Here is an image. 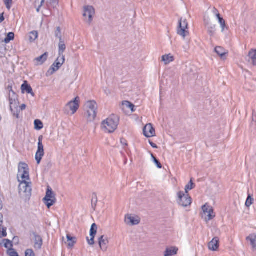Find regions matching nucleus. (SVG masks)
<instances>
[{
    "instance_id": "nucleus-1",
    "label": "nucleus",
    "mask_w": 256,
    "mask_h": 256,
    "mask_svg": "<svg viewBox=\"0 0 256 256\" xmlns=\"http://www.w3.org/2000/svg\"><path fill=\"white\" fill-rule=\"evenodd\" d=\"M86 106L88 108L86 112L88 120L92 122L96 116L97 104L94 100H90L87 102Z\"/></svg>"
},
{
    "instance_id": "nucleus-2",
    "label": "nucleus",
    "mask_w": 256,
    "mask_h": 256,
    "mask_svg": "<svg viewBox=\"0 0 256 256\" xmlns=\"http://www.w3.org/2000/svg\"><path fill=\"white\" fill-rule=\"evenodd\" d=\"M120 122V117L115 114H111L101 124V128H106V124L110 128H117Z\"/></svg>"
},
{
    "instance_id": "nucleus-3",
    "label": "nucleus",
    "mask_w": 256,
    "mask_h": 256,
    "mask_svg": "<svg viewBox=\"0 0 256 256\" xmlns=\"http://www.w3.org/2000/svg\"><path fill=\"white\" fill-rule=\"evenodd\" d=\"M56 194L52 188L48 186H47L46 194L43 198L44 202L48 208H50L56 202Z\"/></svg>"
},
{
    "instance_id": "nucleus-4",
    "label": "nucleus",
    "mask_w": 256,
    "mask_h": 256,
    "mask_svg": "<svg viewBox=\"0 0 256 256\" xmlns=\"http://www.w3.org/2000/svg\"><path fill=\"white\" fill-rule=\"evenodd\" d=\"M202 210L203 214H202V217L204 218L206 222L213 219L216 216L214 209L207 204L202 206Z\"/></svg>"
},
{
    "instance_id": "nucleus-5",
    "label": "nucleus",
    "mask_w": 256,
    "mask_h": 256,
    "mask_svg": "<svg viewBox=\"0 0 256 256\" xmlns=\"http://www.w3.org/2000/svg\"><path fill=\"white\" fill-rule=\"evenodd\" d=\"M18 176H21V178L22 180H29V167L28 165L24 162H20L18 166Z\"/></svg>"
},
{
    "instance_id": "nucleus-6",
    "label": "nucleus",
    "mask_w": 256,
    "mask_h": 256,
    "mask_svg": "<svg viewBox=\"0 0 256 256\" xmlns=\"http://www.w3.org/2000/svg\"><path fill=\"white\" fill-rule=\"evenodd\" d=\"M65 56H58L56 60L54 61L53 64L51 66L48 70L47 72V74H49L50 75L53 74L56 72L58 70L62 65L64 63Z\"/></svg>"
},
{
    "instance_id": "nucleus-7",
    "label": "nucleus",
    "mask_w": 256,
    "mask_h": 256,
    "mask_svg": "<svg viewBox=\"0 0 256 256\" xmlns=\"http://www.w3.org/2000/svg\"><path fill=\"white\" fill-rule=\"evenodd\" d=\"M178 204L183 207H187L191 204L192 199L188 194L185 195L184 192L180 191L178 193Z\"/></svg>"
},
{
    "instance_id": "nucleus-8",
    "label": "nucleus",
    "mask_w": 256,
    "mask_h": 256,
    "mask_svg": "<svg viewBox=\"0 0 256 256\" xmlns=\"http://www.w3.org/2000/svg\"><path fill=\"white\" fill-rule=\"evenodd\" d=\"M188 29V23L187 20L184 19L182 20V18H181L178 20V24L177 30V34L185 38L187 34H189L188 31L186 30Z\"/></svg>"
},
{
    "instance_id": "nucleus-9",
    "label": "nucleus",
    "mask_w": 256,
    "mask_h": 256,
    "mask_svg": "<svg viewBox=\"0 0 256 256\" xmlns=\"http://www.w3.org/2000/svg\"><path fill=\"white\" fill-rule=\"evenodd\" d=\"M20 184L18 186L19 192H23L27 196H30L32 194V183L28 182L25 180H18Z\"/></svg>"
},
{
    "instance_id": "nucleus-10",
    "label": "nucleus",
    "mask_w": 256,
    "mask_h": 256,
    "mask_svg": "<svg viewBox=\"0 0 256 256\" xmlns=\"http://www.w3.org/2000/svg\"><path fill=\"white\" fill-rule=\"evenodd\" d=\"M80 106V98L77 96L67 104L64 108L65 113L68 109H70L72 114H74L78 110Z\"/></svg>"
},
{
    "instance_id": "nucleus-11",
    "label": "nucleus",
    "mask_w": 256,
    "mask_h": 256,
    "mask_svg": "<svg viewBox=\"0 0 256 256\" xmlns=\"http://www.w3.org/2000/svg\"><path fill=\"white\" fill-rule=\"evenodd\" d=\"M95 14V10L92 6H86L84 8L83 16L85 18L88 16V22L90 24L93 20V16Z\"/></svg>"
},
{
    "instance_id": "nucleus-12",
    "label": "nucleus",
    "mask_w": 256,
    "mask_h": 256,
    "mask_svg": "<svg viewBox=\"0 0 256 256\" xmlns=\"http://www.w3.org/2000/svg\"><path fill=\"white\" fill-rule=\"evenodd\" d=\"M30 235H32L34 237V248L36 250H40L43 244V240L41 236L34 231L30 232Z\"/></svg>"
},
{
    "instance_id": "nucleus-13",
    "label": "nucleus",
    "mask_w": 256,
    "mask_h": 256,
    "mask_svg": "<svg viewBox=\"0 0 256 256\" xmlns=\"http://www.w3.org/2000/svg\"><path fill=\"white\" fill-rule=\"evenodd\" d=\"M97 225L95 223L92 224L91 226L90 232V238L89 239L88 237H86V240L88 244L92 246L94 244V238L97 233Z\"/></svg>"
},
{
    "instance_id": "nucleus-14",
    "label": "nucleus",
    "mask_w": 256,
    "mask_h": 256,
    "mask_svg": "<svg viewBox=\"0 0 256 256\" xmlns=\"http://www.w3.org/2000/svg\"><path fill=\"white\" fill-rule=\"evenodd\" d=\"M21 92L24 94L26 93L31 94L32 96H35L31 86L28 84L27 80H24L23 84L21 86Z\"/></svg>"
},
{
    "instance_id": "nucleus-15",
    "label": "nucleus",
    "mask_w": 256,
    "mask_h": 256,
    "mask_svg": "<svg viewBox=\"0 0 256 256\" xmlns=\"http://www.w3.org/2000/svg\"><path fill=\"white\" fill-rule=\"evenodd\" d=\"M125 222L129 226H134L140 224V220L132 216V214H127L125 216Z\"/></svg>"
},
{
    "instance_id": "nucleus-16",
    "label": "nucleus",
    "mask_w": 256,
    "mask_h": 256,
    "mask_svg": "<svg viewBox=\"0 0 256 256\" xmlns=\"http://www.w3.org/2000/svg\"><path fill=\"white\" fill-rule=\"evenodd\" d=\"M220 246V241L218 237H214L208 243V248L212 251L216 250Z\"/></svg>"
},
{
    "instance_id": "nucleus-17",
    "label": "nucleus",
    "mask_w": 256,
    "mask_h": 256,
    "mask_svg": "<svg viewBox=\"0 0 256 256\" xmlns=\"http://www.w3.org/2000/svg\"><path fill=\"white\" fill-rule=\"evenodd\" d=\"M214 52L222 60H224L226 58V55L228 54V52L224 49L222 46H217L214 48Z\"/></svg>"
},
{
    "instance_id": "nucleus-18",
    "label": "nucleus",
    "mask_w": 256,
    "mask_h": 256,
    "mask_svg": "<svg viewBox=\"0 0 256 256\" xmlns=\"http://www.w3.org/2000/svg\"><path fill=\"white\" fill-rule=\"evenodd\" d=\"M108 243V240L106 236H101L98 238V244L103 251H106L107 250V244Z\"/></svg>"
},
{
    "instance_id": "nucleus-19",
    "label": "nucleus",
    "mask_w": 256,
    "mask_h": 256,
    "mask_svg": "<svg viewBox=\"0 0 256 256\" xmlns=\"http://www.w3.org/2000/svg\"><path fill=\"white\" fill-rule=\"evenodd\" d=\"M44 154V146H38L35 158L38 164H40L43 156Z\"/></svg>"
},
{
    "instance_id": "nucleus-20",
    "label": "nucleus",
    "mask_w": 256,
    "mask_h": 256,
    "mask_svg": "<svg viewBox=\"0 0 256 256\" xmlns=\"http://www.w3.org/2000/svg\"><path fill=\"white\" fill-rule=\"evenodd\" d=\"M216 11H217V13L216 14V17L220 23V26L222 28V31L224 32V28H226L227 30L228 29V27L226 26V23L225 20L224 18L221 16L220 14L219 13L218 10L217 9H215Z\"/></svg>"
},
{
    "instance_id": "nucleus-21",
    "label": "nucleus",
    "mask_w": 256,
    "mask_h": 256,
    "mask_svg": "<svg viewBox=\"0 0 256 256\" xmlns=\"http://www.w3.org/2000/svg\"><path fill=\"white\" fill-rule=\"evenodd\" d=\"M207 32L210 36H214L216 34V25L208 23L206 25Z\"/></svg>"
},
{
    "instance_id": "nucleus-22",
    "label": "nucleus",
    "mask_w": 256,
    "mask_h": 256,
    "mask_svg": "<svg viewBox=\"0 0 256 256\" xmlns=\"http://www.w3.org/2000/svg\"><path fill=\"white\" fill-rule=\"evenodd\" d=\"M248 62L252 61L253 66H256V49H252L248 52Z\"/></svg>"
},
{
    "instance_id": "nucleus-23",
    "label": "nucleus",
    "mask_w": 256,
    "mask_h": 256,
    "mask_svg": "<svg viewBox=\"0 0 256 256\" xmlns=\"http://www.w3.org/2000/svg\"><path fill=\"white\" fill-rule=\"evenodd\" d=\"M48 56V52H45L42 55L39 56L38 58H36L34 59V60L38 62V64L36 65H41L43 64L46 60Z\"/></svg>"
},
{
    "instance_id": "nucleus-24",
    "label": "nucleus",
    "mask_w": 256,
    "mask_h": 256,
    "mask_svg": "<svg viewBox=\"0 0 256 256\" xmlns=\"http://www.w3.org/2000/svg\"><path fill=\"white\" fill-rule=\"evenodd\" d=\"M8 99L10 105H12L14 102L16 104L18 102V103L19 104L18 96L14 91L12 92V94L11 93H9Z\"/></svg>"
},
{
    "instance_id": "nucleus-25",
    "label": "nucleus",
    "mask_w": 256,
    "mask_h": 256,
    "mask_svg": "<svg viewBox=\"0 0 256 256\" xmlns=\"http://www.w3.org/2000/svg\"><path fill=\"white\" fill-rule=\"evenodd\" d=\"M144 135L148 138L156 136V129H142Z\"/></svg>"
},
{
    "instance_id": "nucleus-26",
    "label": "nucleus",
    "mask_w": 256,
    "mask_h": 256,
    "mask_svg": "<svg viewBox=\"0 0 256 256\" xmlns=\"http://www.w3.org/2000/svg\"><path fill=\"white\" fill-rule=\"evenodd\" d=\"M178 249L175 247L167 248L164 252V256H172L176 254Z\"/></svg>"
},
{
    "instance_id": "nucleus-27",
    "label": "nucleus",
    "mask_w": 256,
    "mask_h": 256,
    "mask_svg": "<svg viewBox=\"0 0 256 256\" xmlns=\"http://www.w3.org/2000/svg\"><path fill=\"white\" fill-rule=\"evenodd\" d=\"M66 238L68 242V248H72L74 244L76 242V238L72 236L70 234H67Z\"/></svg>"
},
{
    "instance_id": "nucleus-28",
    "label": "nucleus",
    "mask_w": 256,
    "mask_h": 256,
    "mask_svg": "<svg viewBox=\"0 0 256 256\" xmlns=\"http://www.w3.org/2000/svg\"><path fill=\"white\" fill-rule=\"evenodd\" d=\"M246 240L250 241L252 248L256 249V235L254 234H250L246 238Z\"/></svg>"
},
{
    "instance_id": "nucleus-29",
    "label": "nucleus",
    "mask_w": 256,
    "mask_h": 256,
    "mask_svg": "<svg viewBox=\"0 0 256 256\" xmlns=\"http://www.w3.org/2000/svg\"><path fill=\"white\" fill-rule=\"evenodd\" d=\"M162 58V60L164 62L165 64H168L174 60V57L170 54L164 55Z\"/></svg>"
},
{
    "instance_id": "nucleus-30",
    "label": "nucleus",
    "mask_w": 256,
    "mask_h": 256,
    "mask_svg": "<svg viewBox=\"0 0 256 256\" xmlns=\"http://www.w3.org/2000/svg\"><path fill=\"white\" fill-rule=\"evenodd\" d=\"M122 106H126L127 108H129L132 112L136 111L135 105L129 101L124 100L122 102Z\"/></svg>"
},
{
    "instance_id": "nucleus-31",
    "label": "nucleus",
    "mask_w": 256,
    "mask_h": 256,
    "mask_svg": "<svg viewBox=\"0 0 256 256\" xmlns=\"http://www.w3.org/2000/svg\"><path fill=\"white\" fill-rule=\"evenodd\" d=\"M14 34L13 32H9L6 35V38L4 40L5 44L9 43L11 40H14Z\"/></svg>"
},
{
    "instance_id": "nucleus-32",
    "label": "nucleus",
    "mask_w": 256,
    "mask_h": 256,
    "mask_svg": "<svg viewBox=\"0 0 256 256\" xmlns=\"http://www.w3.org/2000/svg\"><path fill=\"white\" fill-rule=\"evenodd\" d=\"M28 37L30 42H34L38 37V32L36 30H33L30 32Z\"/></svg>"
},
{
    "instance_id": "nucleus-33",
    "label": "nucleus",
    "mask_w": 256,
    "mask_h": 256,
    "mask_svg": "<svg viewBox=\"0 0 256 256\" xmlns=\"http://www.w3.org/2000/svg\"><path fill=\"white\" fill-rule=\"evenodd\" d=\"M98 202V197L96 192H93L92 194V206L94 210H95L96 204Z\"/></svg>"
},
{
    "instance_id": "nucleus-34",
    "label": "nucleus",
    "mask_w": 256,
    "mask_h": 256,
    "mask_svg": "<svg viewBox=\"0 0 256 256\" xmlns=\"http://www.w3.org/2000/svg\"><path fill=\"white\" fill-rule=\"evenodd\" d=\"M250 126L252 128L256 126V114L254 110H252V122L250 124Z\"/></svg>"
},
{
    "instance_id": "nucleus-35",
    "label": "nucleus",
    "mask_w": 256,
    "mask_h": 256,
    "mask_svg": "<svg viewBox=\"0 0 256 256\" xmlns=\"http://www.w3.org/2000/svg\"><path fill=\"white\" fill-rule=\"evenodd\" d=\"M195 186L194 184L192 182V180L191 179L188 184L186 185L185 187V192L186 193L188 194V191L190 190H191L194 188V186Z\"/></svg>"
},
{
    "instance_id": "nucleus-36",
    "label": "nucleus",
    "mask_w": 256,
    "mask_h": 256,
    "mask_svg": "<svg viewBox=\"0 0 256 256\" xmlns=\"http://www.w3.org/2000/svg\"><path fill=\"white\" fill-rule=\"evenodd\" d=\"M66 49V46L65 44H58V54L60 56H64L63 54L64 52L65 51Z\"/></svg>"
},
{
    "instance_id": "nucleus-37",
    "label": "nucleus",
    "mask_w": 256,
    "mask_h": 256,
    "mask_svg": "<svg viewBox=\"0 0 256 256\" xmlns=\"http://www.w3.org/2000/svg\"><path fill=\"white\" fill-rule=\"evenodd\" d=\"M253 202L254 198L250 194H248L246 202V206L248 208L250 207L252 204Z\"/></svg>"
},
{
    "instance_id": "nucleus-38",
    "label": "nucleus",
    "mask_w": 256,
    "mask_h": 256,
    "mask_svg": "<svg viewBox=\"0 0 256 256\" xmlns=\"http://www.w3.org/2000/svg\"><path fill=\"white\" fill-rule=\"evenodd\" d=\"M44 124L42 121L38 119H36L34 121V128H43Z\"/></svg>"
},
{
    "instance_id": "nucleus-39",
    "label": "nucleus",
    "mask_w": 256,
    "mask_h": 256,
    "mask_svg": "<svg viewBox=\"0 0 256 256\" xmlns=\"http://www.w3.org/2000/svg\"><path fill=\"white\" fill-rule=\"evenodd\" d=\"M3 242H4V246L6 248H12L13 246L12 242L8 239H4Z\"/></svg>"
},
{
    "instance_id": "nucleus-40",
    "label": "nucleus",
    "mask_w": 256,
    "mask_h": 256,
    "mask_svg": "<svg viewBox=\"0 0 256 256\" xmlns=\"http://www.w3.org/2000/svg\"><path fill=\"white\" fill-rule=\"evenodd\" d=\"M7 254L10 256H20L18 252L12 248H8L7 250Z\"/></svg>"
},
{
    "instance_id": "nucleus-41",
    "label": "nucleus",
    "mask_w": 256,
    "mask_h": 256,
    "mask_svg": "<svg viewBox=\"0 0 256 256\" xmlns=\"http://www.w3.org/2000/svg\"><path fill=\"white\" fill-rule=\"evenodd\" d=\"M54 36L58 39L62 38L61 28L60 26L56 27V30L54 32Z\"/></svg>"
},
{
    "instance_id": "nucleus-42",
    "label": "nucleus",
    "mask_w": 256,
    "mask_h": 256,
    "mask_svg": "<svg viewBox=\"0 0 256 256\" xmlns=\"http://www.w3.org/2000/svg\"><path fill=\"white\" fill-rule=\"evenodd\" d=\"M4 4L7 9L10 10L12 8L13 1L12 0H4Z\"/></svg>"
},
{
    "instance_id": "nucleus-43",
    "label": "nucleus",
    "mask_w": 256,
    "mask_h": 256,
    "mask_svg": "<svg viewBox=\"0 0 256 256\" xmlns=\"http://www.w3.org/2000/svg\"><path fill=\"white\" fill-rule=\"evenodd\" d=\"M24 254L25 256H36L34 251L31 248L26 250Z\"/></svg>"
},
{
    "instance_id": "nucleus-44",
    "label": "nucleus",
    "mask_w": 256,
    "mask_h": 256,
    "mask_svg": "<svg viewBox=\"0 0 256 256\" xmlns=\"http://www.w3.org/2000/svg\"><path fill=\"white\" fill-rule=\"evenodd\" d=\"M10 110L13 114L14 116H16L17 118H19V113L20 112V110L18 109H16V110H14L12 108V105H10Z\"/></svg>"
},
{
    "instance_id": "nucleus-45",
    "label": "nucleus",
    "mask_w": 256,
    "mask_h": 256,
    "mask_svg": "<svg viewBox=\"0 0 256 256\" xmlns=\"http://www.w3.org/2000/svg\"><path fill=\"white\" fill-rule=\"evenodd\" d=\"M52 166V163L50 160L47 161L46 164L44 166L45 170H49Z\"/></svg>"
},
{
    "instance_id": "nucleus-46",
    "label": "nucleus",
    "mask_w": 256,
    "mask_h": 256,
    "mask_svg": "<svg viewBox=\"0 0 256 256\" xmlns=\"http://www.w3.org/2000/svg\"><path fill=\"white\" fill-rule=\"evenodd\" d=\"M153 162L156 164V165L158 168H162V164H161V163L159 161V160L158 159H157L156 158V159H154V160Z\"/></svg>"
},
{
    "instance_id": "nucleus-47",
    "label": "nucleus",
    "mask_w": 256,
    "mask_h": 256,
    "mask_svg": "<svg viewBox=\"0 0 256 256\" xmlns=\"http://www.w3.org/2000/svg\"><path fill=\"white\" fill-rule=\"evenodd\" d=\"M120 143L122 146H128V144L127 143V140L124 138H120Z\"/></svg>"
},
{
    "instance_id": "nucleus-48",
    "label": "nucleus",
    "mask_w": 256,
    "mask_h": 256,
    "mask_svg": "<svg viewBox=\"0 0 256 256\" xmlns=\"http://www.w3.org/2000/svg\"><path fill=\"white\" fill-rule=\"evenodd\" d=\"M42 140H43V136H40L38 137V146H44L42 144Z\"/></svg>"
},
{
    "instance_id": "nucleus-49",
    "label": "nucleus",
    "mask_w": 256,
    "mask_h": 256,
    "mask_svg": "<svg viewBox=\"0 0 256 256\" xmlns=\"http://www.w3.org/2000/svg\"><path fill=\"white\" fill-rule=\"evenodd\" d=\"M142 128H154L153 124L151 123L146 124L145 125H144V124H142Z\"/></svg>"
},
{
    "instance_id": "nucleus-50",
    "label": "nucleus",
    "mask_w": 256,
    "mask_h": 256,
    "mask_svg": "<svg viewBox=\"0 0 256 256\" xmlns=\"http://www.w3.org/2000/svg\"><path fill=\"white\" fill-rule=\"evenodd\" d=\"M104 132L108 134L113 133L116 129H102Z\"/></svg>"
},
{
    "instance_id": "nucleus-51",
    "label": "nucleus",
    "mask_w": 256,
    "mask_h": 256,
    "mask_svg": "<svg viewBox=\"0 0 256 256\" xmlns=\"http://www.w3.org/2000/svg\"><path fill=\"white\" fill-rule=\"evenodd\" d=\"M6 90L9 91V93H11L12 92H13V90L12 88V84H9L8 86L6 88Z\"/></svg>"
},
{
    "instance_id": "nucleus-52",
    "label": "nucleus",
    "mask_w": 256,
    "mask_h": 256,
    "mask_svg": "<svg viewBox=\"0 0 256 256\" xmlns=\"http://www.w3.org/2000/svg\"><path fill=\"white\" fill-rule=\"evenodd\" d=\"M148 142L152 148H158L157 145L156 144L152 142L150 140H149Z\"/></svg>"
},
{
    "instance_id": "nucleus-53",
    "label": "nucleus",
    "mask_w": 256,
    "mask_h": 256,
    "mask_svg": "<svg viewBox=\"0 0 256 256\" xmlns=\"http://www.w3.org/2000/svg\"><path fill=\"white\" fill-rule=\"evenodd\" d=\"M4 13H2L0 14V24L3 22L4 20Z\"/></svg>"
},
{
    "instance_id": "nucleus-54",
    "label": "nucleus",
    "mask_w": 256,
    "mask_h": 256,
    "mask_svg": "<svg viewBox=\"0 0 256 256\" xmlns=\"http://www.w3.org/2000/svg\"><path fill=\"white\" fill-rule=\"evenodd\" d=\"M3 223V215L2 213L0 212V226L2 225Z\"/></svg>"
},
{
    "instance_id": "nucleus-55",
    "label": "nucleus",
    "mask_w": 256,
    "mask_h": 256,
    "mask_svg": "<svg viewBox=\"0 0 256 256\" xmlns=\"http://www.w3.org/2000/svg\"><path fill=\"white\" fill-rule=\"evenodd\" d=\"M51 2L55 5H58V0H50Z\"/></svg>"
},
{
    "instance_id": "nucleus-56",
    "label": "nucleus",
    "mask_w": 256,
    "mask_h": 256,
    "mask_svg": "<svg viewBox=\"0 0 256 256\" xmlns=\"http://www.w3.org/2000/svg\"><path fill=\"white\" fill-rule=\"evenodd\" d=\"M26 104H22L20 106V109L22 110H24L26 108Z\"/></svg>"
},
{
    "instance_id": "nucleus-57",
    "label": "nucleus",
    "mask_w": 256,
    "mask_h": 256,
    "mask_svg": "<svg viewBox=\"0 0 256 256\" xmlns=\"http://www.w3.org/2000/svg\"><path fill=\"white\" fill-rule=\"evenodd\" d=\"M64 44V40L62 38H59V44Z\"/></svg>"
},
{
    "instance_id": "nucleus-58",
    "label": "nucleus",
    "mask_w": 256,
    "mask_h": 256,
    "mask_svg": "<svg viewBox=\"0 0 256 256\" xmlns=\"http://www.w3.org/2000/svg\"><path fill=\"white\" fill-rule=\"evenodd\" d=\"M39 0H36V1H38V2H39ZM41 0L40 1V7H41L43 5V4L44 2V0Z\"/></svg>"
},
{
    "instance_id": "nucleus-59",
    "label": "nucleus",
    "mask_w": 256,
    "mask_h": 256,
    "mask_svg": "<svg viewBox=\"0 0 256 256\" xmlns=\"http://www.w3.org/2000/svg\"><path fill=\"white\" fill-rule=\"evenodd\" d=\"M150 155H151V158H152V161H154V159H156V158L154 156V154H152V153H151Z\"/></svg>"
},
{
    "instance_id": "nucleus-60",
    "label": "nucleus",
    "mask_w": 256,
    "mask_h": 256,
    "mask_svg": "<svg viewBox=\"0 0 256 256\" xmlns=\"http://www.w3.org/2000/svg\"><path fill=\"white\" fill-rule=\"evenodd\" d=\"M2 201L0 200V210L2 209Z\"/></svg>"
},
{
    "instance_id": "nucleus-61",
    "label": "nucleus",
    "mask_w": 256,
    "mask_h": 256,
    "mask_svg": "<svg viewBox=\"0 0 256 256\" xmlns=\"http://www.w3.org/2000/svg\"><path fill=\"white\" fill-rule=\"evenodd\" d=\"M41 7H40V6L36 8V11L38 12H39L40 11V8Z\"/></svg>"
},
{
    "instance_id": "nucleus-62",
    "label": "nucleus",
    "mask_w": 256,
    "mask_h": 256,
    "mask_svg": "<svg viewBox=\"0 0 256 256\" xmlns=\"http://www.w3.org/2000/svg\"><path fill=\"white\" fill-rule=\"evenodd\" d=\"M215 9H216V8H214V14H216L217 13V11H216V10H215Z\"/></svg>"
},
{
    "instance_id": "nucleus-63",
    "label": "nucleus",
    "mask_w": 256,
    "mask_h": 256,
    "mask_svg": "<svg viewBox=\"0 0 256 256\" xmlns=\"http://www.w3.org/2000/svg\"><path fill=\"white\" fill-rule=\"evenodd\" d=\"M62 126L63 127V128H64L65 127V126L64 125H63L62 124Z\"/></svg>"
},
{
    "instance_id": "nucleus-64",
    "label": "nucleus",
    "mask_w": 256,
    "mask_h": 256,
    "mask_svg": "<svg viewBox=\"0 0 256 256\" xmlns=\"http://www.w3.org/2000/svg\"><path fill=\"white\" fill-rule=\"evenodd\" d=\"M36 130H40L41 129L38 128V129H36Z\"/></svg>"
}]
</instances>
